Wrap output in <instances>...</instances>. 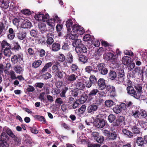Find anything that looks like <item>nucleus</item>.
Segmentation results:
<instances>
[{
	"label": "nucleus",
	"instance_id": "obj_48",
	"mask_svg": "<svg viewBox=\"0 0 147 147\" xmlns=\"http://www.w3.org/2000/svg\"><path fill=\"white\" fill-rule=\"evenodd\" d=\"M21 49V47L18 42H15L13 48H11L12 49L14 50L15 51H18Z\"/></svg>",
	"mask_w": 147,
	"mask_h": 147
},
{
	"label": "nucleus",
	"instance_id": "obj_29",
	"mask_svg": "<svg viewBox=\"0 0 147 147\" xmlns=\"http://www.w3.org/2000/svg\"><path fill=\"white\" fill-rule=\"evenodd\" d=\"M66 73L63 71H59L55 73V76H57V78H59L61 79L63 76L66 75Z\"/></svg>",
	"mask_w": 147,
	"mask_h": 147
},
{
	"label": "nucleus",
	"instance_id": "obj_20",
	"mask_svg": "<svg viewBox=\"0 0 147 147\" xmlns=\"http://www.w3.org/2000/svg\"><path fill=\"white\" fill-rule=\"evenodd\" d=\"M66 26L67 30L68 31H71V27H72L73 23L72 20L71 19H69L66 21Z\"/></svg>",
	"mask_w": 147,
	"mask_h": 147
},
{
	"label": "nucleus",
	"instance_id": "obj_51",
	"mask_svg": "<svg viewBox=\"0 0 147 147\" xmlns=\"http://www.w3.org/2000/svg\"><path fill=\"white\" fill-rule=\"evenodd\" d=\"M53 20L51 19L46 21H47V24L48 25L52 28H53L54 26V23L55 22H53Z\"/></svg>",
	"mask_w": 147,
	"mask_h": 147
},
{
	"label": "nucleus",
	"instance_id": "obj_46",
	"mask_svg": "<svg viewBox=\"0 0 147 147\" xmlns=\"http://www.w3.org/2000/svg\"><path fill=\"white\" fill-rule=\"evenodd\" d=\"M132 115L135 117V118H140V114L139 112L137 110V111H132Z\"/></svg>",
	"mask_w": 147,
	"mask_h": 147
},
{
	"label": "nucleus",
	"instance_id": "obj_23",
	"mask_svg": "<svg viewBox=\"0 0 147 147\" xmlns=\"http://www.w3.org/2000/svg\"><path fill=\"white\" fill-rule=\"evenodd\" d=\"M99 115L97 116V118L96 120L94 122V125L98 128H100L101 124V120L99 117Z\"/></svg>",
	"mask_w": 147,
	"mask_h": 147
},
{
	"label": "nucleus",
	"instance_id": "obj_57",
	"mask_svg": "<svg viewBox=\"0 0 147 147\" xmlns=\"http://www.w3.org/2000/svg\"><path fill=\"white\" fill-rule=\"evenodd\" d=\"M91 39V36L88 34H86L83 37V40L85 41H90Z\"/></svg>",
	"mask_w": 147,
	"mask_h": 147
},
{
	"label": "nucleus",
	"instance_id": "obj_30",
	"mask_svg": "<svg viewBox=\"0 0 147 147\" xmlns=\"http://www.w3.org/2000/svg\"><path fill=\"white\" fill-rule=\"evenodd\" d=\"M42 61L40 60H38L35 61L32 65V67L35 68H37L40 66L42 64Z\"/></svg>",
	"mask_w": 147,
	"mask_h": 147
},
{
	"label": "nucleus",
	"instance_id": "obj_52",
	"mask_svg": "<svg viewBox=\"0 0 147 147\" xmlns=\"http://www.w3.org/2000/svg\"><path fill=\"white\" fill-rule=\"evenodd\" d=\"M71 69L73 72H75L78 70V67L77 65L73 64L71 66Z\"/></svg>",
	"mask_w": 147,
	"mask_h": 147
},
{
	"label": "nucleus",
	"instance_id": "obj_49",
	"mask_svg": "<svg viewBox=\"0 0 147 147\" xmlns=\"http://www.w3.org/2000/svg\"><path fill=\"white\" fill-rule=\"evenodd\" d=\"M135 89L138 91V92H139L140 94V93L142 92V86L140 84H136L135 85Z\"/></svg>",
	"mask_w": 147,
	"mask_h": 147
},
{
	"label": "nucleus",
	"instance_id": "obj_31",
	"mask_svg": "<svg viewBox=\"0 0 147 147\" xmlns=\"http://www.w3.org/2000/svg\"><path fill=\"white\" fill-rule=\"evenodd\" d=\"M10 49H11V47L5 48L4 50V54L5 56L9 57H10L11 55Z\"/></svg>",
	"mask_w": 147,
	"mask_h": 147
},
{
	"label": "nucleus",
	"instance_id": "obj_42",
	"mask_svg": "<svg viewBox=\"0 0 147 147\" xmlns=\"http://www.w3.org/2000/svg\"><path fill=\"white\" fill-rule=\"evenodd\" d=\"M86 107L85 105H83L78 110V112L80 114H82L85 111Z\"/></svg>",
	"mask_w": 147,
	"mask_h": 147
},
{
	"label": "nucleus",
	"instance_id": "obj_11",
	"mask_svg": "<svg viewBox=\"0 0 147 147\" xmlns=\"http://www.w3.org/2000/svg\"><path fill=\"white\" fill-rule=\"evenodd\" d=\"M53 34L51 33H49L47 34V40L46 42L48 45L52 44L54 42V40L53 39Z\"/></svg>",
	"mask_w": 147,
	"mask_h": 147
},
{
	"label": "nucleus",
	"instance_id": "obj_63",
	"mask_svg": "<svg viewBox=\"0 0 147 147\" xmlns=\"http://www.w3.org/2000/svg\"><path fill=\"white\" fill-rule=\"evenodd\" d=\"M102 133L104 135L106 136V138L107 139V137H108L109 134V131L106 129H103Z\"/></svg>",
	"mask_w": 147,
	"mask_h": 147
},
{
	"label": "nucleus",
	"instance_id": "obj_1",
	"mask_svg": "<svg viewBox=\"0 0 147 147\" xmlns=\"http://www.w3.org/2000/svg\"><path fill=\"white\" fill-rule=\"evenodd\" d=\"M103 58L108 60H111L113 63L116 65L117 67H119L120 64L119 63V61L117 59V57L114 55L113 53H109L107 54H104Z\"/></svg>",
	"mask_w": 147,
	"mask_h": 147
},
{
	"label": "nucleus",
	"instance_id": "obj_14",
	"mask_svg": "<svg viewBox=\"0 0 147 147\" xmlns=\"http://www.w3.org/2000/svg\"><path fill=\"white\" fill-rule=\"evenodd\" d=\"M13 69L17 74H22L24 71V69L19 65H17L13 67Z\"/></svg>",
	"mask_w": 147,
	"mask_h": 147
},
{
	"label": "nucleus",
	"instance_id": "obj_15",
	"mask_svg": "<svg viewBox=\"0 0 147 147\" xmlns=\"http://www.w3.org/2000/svg\"><path fill=\"white\" fill-rule=\"evenodd\" d=\"M82 41L80 39L75 40L72 43L73 46L75 47V49L78 47H79L82 46Z\"/></svg>",
	"mask_w": 147,
	"mask_h": 147
},
{
	"label": "nucleus",
	"instance_id": "obj_8",
	"mask_svg": "<svg viewBox=\"0 0 147 147\" xmlns=\"http://www.w3.org/2000/svg\"><path fill=\"white\" fill-rule=\"evenodd\" d=\"M75 51L78 54H80L81 53H87V49L85 46L82 45L79 47H78L75 49Z\"/></svg>",
	"mask_w": 147,
	"mask_h": 147
},
{
	"label": "nucleus",
	"instance_id": "obj_16",
	"mask_svg": "<svg viewBox=\"0 0 147 147\" xmlns=\"http://www.w3.org/2000/svg\"><path fill=\"white\" fill-rule=\"evenodd\" d=\"M121 61L123 65H127L129 64L131 61V60L128 56H125L122 58Z\"/></svg>",
	"mask_w": 147,
	"mask_h": 147
},
{
	"label": "nucleus",
	"instance_id": "obj_6",
	"mask_svg": "<svg viewBox=\"0 0 147 147\" xmlns=\"http://www.w3.org/2000/svg\"><path fill=\"white\" fill-rule=\"evenodd\" d=\"M23 60V57L22 55L18 54L14 55L11 58V60L12 63L14 64H16L18 62V59Z\"/></svg>",
	"mask_w": 147,
	"mask_h": 147
},
{
	"label": "nucleus",
	"instance_id": "obj_36",
	"mask_svg": "<svg viewBox=\"0 0 147 147\" xmlns=\"http://www.w3.org/2000/svg\"><path fill=\"white\" fill-rule=\"evenodd\" d=\"M109 77L111 80L114 79L116 77L117 75L116 72L114 71H111L109 72Z\"/></svg>",
	"mask_w": 147,
	"mask_h": 147
},
{
	"label": "nucleus",
	"instance_id": "obj_5",
	"mask_svg": "<svg viewBox=\"0 0 147 147\" xmlns=\"http://www.w3.org/2000/svg\"><path fill=\"white\" fill-rule=\"evenodd\" d=\"M104 82L105 80L102 79V95L107 93L108 91H109L111 86H106Z\"/></svg>",
	"mask_w": 147,
	"mask_h": 147
},
{
	"label": "nucleus",
	"instance_id": "obj_40",
	"mask_svg": "<svg viewBox=\"0 0 147 147\" xmlns=\"http://www.w3.org/2000/svg\"><path fill=\"white\" fill-rule=\"evenodd\" d=\"M113 111L116 113L118 114L121 111L120 107L118 106H116L113 108Z\"/></svg>",
	"mask_w": 147,
	"mask_h": 147
},
{
	"label": "nucleus",
	"instance_id": "obj_37",
	"mask_svg": "<svg viewBox=\"0 0 147 147\" xmlns=\"http://www.w3.org/2000/svg\"><path fill=\"white\" fill-rule=\"evenodd\" d=\"M136 142L139 146L142 145L144 143V140L141 137H138L136 140Z\"/></svg>",
	"mask_w": 147,
	"mask_h": 147
},
{
	"label": "nucleus",
	"instance_id": "obj_38",
	"mask_svg": "<svg viewBox=\"0 0 147 147\" xmlns=\"http://www.w3.org/2000/svg\"><path fill=\"white\" fill-rule=\"evenodd\" d=\"M79 26L77 24L74 25L71 27L72 31L71 30L70 32H73V33L76 34L79 28Z\"/></svg>",
	"mask_w": 147,
	"mask_h": 147
},
{
	"label": "nucleus",
	"instance_id": "obj_19",
	"mask_svg": "<svg viewBox=\"0 0 147 147\" xmlns=\"http://www.w3.org/2000/svg\"><path fill=\"white\" fill-rule=\"evenodd\" d=\"M32 26L31 23L28 21H24L21 25V27L24 28H30Z\"/></svg>",
	"mask_w": 147,
	"mask_h": 147
},
{
	"label": "nucleus",
	"instance_id": "obj_44",
	"mask_svg": "<svg viewBox=\"0 0 147 147\" xmlns=\"http://www.w3.org/2000/svg\"><path fill=\"white\" fill-rule=\"evenodd\" d=\"M98 92V90L97 89H94L92 90L88 94V96L90 97L95 95Z\"/></svg>",
	"mask_w": 147,
	"mask_h": 147
},
{
	"label": "nucleus",
	"instance_id": "obj_55",
	"mask_svg": "<svg viewBox=\"0 0 147 147\" xmlns=\"http://www.w3.org/2000/svg\"><path fill=\"white\" fill-rule=\"evenodd\" d=\"M115 118L116 117L115 116L112 114L110 115L108 117V120L110 123H112Z\"/></svg>",
	"mask_w": 147,
	"mask_h": 147
},
{
	"label": "nucleus",
	"instance_id": "obj_41",
	"mask_svg": "<svg viewBox=\"0 0 147 147\" xmlns=\"http://www.w3.org/2000/svg\"><path fill=\"white\" fill-rule=\"evenodd\" d=\"M87 99V96L86 95L81 96L79 99V101L81 103L83 104L84 103Z\"/></svg>",
	"mask_w": 147,
	"mask_h": 147
},
{
	"label": "nucleus",
	"instance_id": "obj_28",
	"mask_svg": "<svg viewBox=\"0 0 147 147\" xmlns=\"http://www.w3.org/2000/svg\"><path fill=\"white\" fill-rule=\"evenodd\" d=\"M78 55H79V59L80 61L82 62L83 63L86 62L88 60V58L86 56L80 55V54H78Z\"/></svg>",
	"mask_w": 147,
	"mask_h": 147
},
{
	"label": "nucleus",
	"instance_id": "obj_53",
	"mask_svg": "<svg viewBox=\"0 0 147 147\" xmlns=\"http://www.w3.org/2000/svg\"><path fill=\"white\" fill-rule=\"evenodd\" d=\"M43 78L45 80H47L51 77V75L49 73L47 72L42 76Z\"/></svg>",
	"mask_w": 147,
	"mask_h": 147
},
{
	"label": "nucleus",
	"instance_id": "obj_2",
	"mask_svg": "<svg viewBox=\"0 0 147 147\" xmlns=\"http://www.w3.org/2000/svg\"><path fill=\"white\" fill-rule=\"evenodd\" d=\"M127 90L128 94H131L135 98L137 99L140 98V94L138 92L136 91L132 87H127Z\"/></svg>",
	"mask_w": 147,
	"mask_h": 147
},
{
	"label": "nucleus",
	"instance_id": "obj_43",
	"mask_svg": "<svg viewBox=\"0 0 147 147\" xmlns=\"http://www.w3.org/2000/svg\"><path fill=\"white\" fill-rule=\"evenodd\" d=\"M80 92V91L79 90L74 89L72 91L71 94L73 96L76 97L78 96V94Z\"/></svg>",
	"mask_w": 147,
	"mask_h": 147
},
{
	"label": "nucleus",
	"instance_id": "obj_59",
	"mask_svg": "<svg viewBox=\"0 0 147 147\" xmlns=\"http://www.w3.org/2000/svg\"><path fill=\"white\" fill-rule=\"evenodd\" d=\"M90 81L92 83L96 82L97 81V79L95 76L93 75H91L90 77Z\"/></svg>",
	"mask_w": 147,
	"mask_h": 147
},
{
	"label": "nucleus",
	"instance_id": "obj_33",
	"mask_svg": "<svg viewBox=\"0 0 147 147\" xmlns=\"http://www.w3.org/2000/svg\"><path fill=\"white\" fill-rule=\"evenodd\" d=\"M79 27V28L76 33L78 35V36L83 34L85 32V30L82 27L80 26Z\"/></svg>",
	"mask_w": 147,
	"mask_h": 147
},
{
	"label": "nucleus",
	"instance_id": "obj_60",
	"mask_svg": "<svg viewBox=\"0 0 147 147\" xmlns=\"http://www.w3.org/2000/svg\"><path fill=\"white\" fill-rule=\"evenodd\" d=\"M58 59L59 61H63L65 59V57L62 54H60L59 55L58 57Z\"/></svg>",
	"mask_w": 147,
	"mask_h": 147
},
{
	"label": "nucleus",
	"instance_id": "obj_47",
	"mask_svg": "<svg viewBox=\"0 0 147 147\" xmlns=\"http://www.w3.org/2000/svg\"><path fill=\"white\" fill-rule=\"evenodd\" d=\"M7 133L13 138H16V136L10 129H8L7 131Z\"/></svg>",
	"mask_w": 147,
	"mask_h": 147
},
{
	"label": "nucleus",
	"instance_id": "obj_17",
	"mask_svg": "<svg viewBox=\"0 0 147 147\" xmlns=\"http://www.w3.org/2000/svg\"><path fill=\"white\" fill-rule=\"evenodd\" d=\"M38 27L41 32L43 33L47 31L46 24L42 23H39L38 24Z\"/></svg>",
	"mask_w": 147,
	"mask_h": 147
},
{
	"label": "nucleus",
	"instance_id": "obj_24",
	"mask_svg": "<svg viewBox=\"0 0 147 147\" xmlns=\"http://www.w3.org/2000/svg\"><path fill=\"white\" fill-rule=\"evenodd\" d=\"M9 140V137L6 133L2 132L1 135L0 141L7 142Z\"/></svg>",
	"mask_w": 147,
	"mask_h": 147
},
{
	"label": "nucleus",
	"instance_id": "obj_27",
	"mask_svg": "<svg viewBox=\"0 0 147 147\" xmlns=\"http://www.w3.org/2000/svg\"><path fill=\"white\" fill-rule=\"evenodd\" d=\"M117 137V134L115 132H113L110 134L108 137H107V139L110 140H115Z\"/></svg>",
	"mask_w": 147,
	"mask_h": 147
},
{
	"label": "nucleus",
	"instance_id": "obj_64",
	"mask_svg": "<svg viewBox=\"0 0 147 147\" xmlns=\"http://www.w3.org/2000/svg\"><path fill=\"white\" fill-rule=\"evenodd\" d=\"M73 61V56L69 54L68 55V57L67 58V62L68 63H71Z\"/></svg>",
	"mask_w": 147,
	"mask_h": 147
},
{
	"label": "nucleus",
	"instance_id": "obj_22",
	"mask_svg": "<svg viewBox=\"0 0 147 147\" xmlns=\"http://www.w3.org/2000/svg\"><path fill=\"white\" fill-rule=\"evenodd\" d=\"M52 63L51 62L46 63L41 70V72L44 73L47 71L49 68L52 66Z\"/></svg>",
	"mask_w": 147,
	"mask_h": 147
},
{
	"label": "nucleus",
	"instance_id": "obj_61",
	"mask_svg": "<svg viewBox=\"0 0 147 147\" xmlns=\"http://www.w3.org/2000/svg\"><path fill=\"white\" fill-rule=\"evenodd\" d=\"M21 12L23 14L27 15H30L31 14L30 11L28 9H24L22 10L21 11Z\"/></svg>",
	"mask_w": 147,
	"mask_h": 147
},
{
	"label": "nucleus",
	"instance_id": "obj_56",
	"mask_svg": "<svg viewBox=\"0 0 147 147\" xmlns=\"http://www.w3.org/2000/svg\"><path fill=\"white\" fill-rule=\"evenodd\" d=\"M30 34L32 36L35 37L38 34V32L37 30H32L30 31Z\"/></svg>",
	"mask_w": 147,
	"mask_h": 147
},
{
	"label": "nucleus",
	"instance_id": "obj_26",
	"mask_svg": "<svg viewBox=\"0 0 147 147\" xmlns=\"http://www.w3.org/2000/svg\"><path fill=\"white\" fill-rule=\"evenodd\" d=\"M94 67L93 66H88L86 67L85 71L86 72H87L88 73H90L91 72L93 71L96 72L97 71L96 70H94Z\"/></svg>",
	"mask_w": 147,
	"mask_h": 147
},
{
	"label": "nucleus",
	"instance_id": "obj_13",
	"mask_svg": "<svg viewBox=\"0 0 147 147\" xmlns=\"http://www.w3.org/2000/svg\"><path fill=\"white\" fill-rule=\"evenodd\" d=\"M98 106L95 105H89L88 107L87 111L89 113H91L96 111L98 108Z\"/></svg>",
	"mask_w": 147,
	"mask_h": 147
},
{
	"label": "nucleus",
	"instance_id": "obj_21",
	"mask_svg": "<svg viewBox=\"0 0 147 147\" xmlns=\"http://www.w3.org/2000/svg\"><path fill=\"white\" fill-rule=\"evenodd\" d=\"M92 135L94 138V139L96 140L97 142L99 143H101V138L100 137L98 138L99 134L98 132H94L92 133Z\"/></svg>",
	"mask_w": 147,
	"mask_h": 147
},
{
	"label": "nucleus",
	"instance_id": "obj_35",
	"mask_svg": "<svg viewBox=\"0 0 147 147\" xmlns=\"http://www.w3.org/2000/svg\"><path fill=\"white\" fill-rule=\"evenodd\" d=\"M14 139V141L16 145L18 146L21 144V138L20 137H16Z\"/></svg>",
	"mask_w": 147,
	"mask_h": 147
},
{
	"label": "nucleus",
	"instance_id": "obj_25",
	"mask_svg": "<svg viewBox=\"0 0 147 147\" xmlns=\"http://www.w3.org/2000/svg\"><path fill=\"white\" fill-rule=\"evenodd\" d=\"M1 47L2 49L7 48H11V45L8 43L6 40H3L1 43Z\"/></svg>",
	"mask_w": 147,
	"mask_h": 147
},
{
	"label": "nucleus",
	"instance_id": "obj_18",
	"mask_svg": "<svg viewBox=\"0 0 147 147\" xmlns=\"http://www.w3.org/2000/svg\"><path fill=\"white\" fill-rule=\"evenodd\" d=\"M60 45L58 43H54L52 46V50L53 51H57L60 49Z\"/></svg>",
	"mask_w": 147,
	"mask_h": 147
},
{
	"label": "nucleus",
	"instance_id": "obj_3",
	"mask_svg": "<svg viewBox=\"0 0 147 147\" xmlns=\"http://www.w3.org/2000/svg\"><path fill=\"white\" fill-rule=\"evenodd\" d=\"M34 18L36 20H42L43 22H44L49 18V16L47 13L44 15L41 12H38L35 15Z\"/></svg>",
	"mask_w": 147,
	"mask_h": 147
},
{
	"label": "nucleus",
	"instance_id": "obj_62",
	"mask_svg": "<svg viewBox=\"0 0 147 147\" xmlns=\"http://www.w3.org/2000/svg\"><path fill=\"white\" fill-rule=\"evenodd\" d=\"M29 129L31 132L33 134H37L38 133V131L36 128L35 127H29Z\"/></svg>",
	"mask_w": 147,
	"mask_h": 147
},
{
	"label": "nucleus",
	"instance_id": "obj_34",
	"mask_svg": "<svg viewBox=\"0 0 147 147\" xmlns=\"http://www.w3.org/2000/svg\"><path fill=\"white\" fill-rule=\"evenodd\" d=\"M101 51L100 49L97 51L95 52V58L96 60H99L101 57Z\"/></svg>",
	"mask_w": 147,
	"mask_h": 147
},
{
	"label": "nucleus",
	"instance_id": "obj_45",
	"mask_svg": "<svg viewBox=\"0 0 147 147\" xmlns=\"http://www.w3.org/2000/svg\"><path fill=\"white\" fill-rule=\"evenodd\" d=\"M26 36V33L22 32L19 34L18 36L19 39L21 40H23L25 38Z\"/></svg>",
	"mask_w": 147,
	"mask_h": 147
},
{
	"label": "nucleus",
	"instance_id": "obj_54",
	"mask_svg": "<svg viewBox=\"0 0 147 147\" xmlns=\"http://www.w3.org/2000/svg\"><path fill=\"white\" fill-rule=\"evenodd\" d=\"M140 118H144L147 116V113L145 111H142L141 112L139 113Z\"/></svg>",
	"mask_w": 147,
	"mask_h": 147
},
{
	"label": "nucleus",
	"instance_id": "obj_7",
	"mask_svg": "<svg viewBox=\"0 0 147 147\" xmlns=\"http://www.w3.org/2000/svg\"><path fill=\"white\" fill-rule=\"evenodd\" d=\"M16 34L13 29L12 28H10L8 30L7 37L10 40L13 39L15 37Z\"/></svg>",
	"mask_w": 147,
	"mask_h": 147
},
{
	"label": "nucleus",
	"instance_id": "obj_4",
	"mask_svg": "<svg viewBox=\"0 0 147 147\" xmlns=\"http://www.w3.org/2000/svg\"><path fill=\"white\" fill-rule=\"evenodd\" d=\"M78 78V76L74 74L70 75L66 74L64 77L65 82L68 84L75 81Z\"/></svg>",
	"mask_w": 147,
	"mask_h": 147
},
{
	"label": "nucleus",
	"instance_id": "obj_9",
	"mask_svg": "<svg viewBox=\"0 0 147 147\" xmlns=\"http://www.w3.org/2000/svg\"><path fill=\"white\" fill-rule=\"evenodd\" d=\"M75 85L76 88L79 90H82L85 87V85L83 83L82 80H77Z\"/></svg>",
	"mask_w": 147,
	"mask_h": 147
},
{
	"label": "nucleus",
	"instance_id": "obj_32",
	"mask_svg": "<svg viewBox=\"0 0 147 147\" xmlns=\"http://www.w3.org/2000/svg\"><path fill=\"white\" fill-rule=\"evenodd\" d=\"M66 100H64L60 98H57L55 101V102L59 105H61L63 103L66 102Z\"/></svg>",
	"mask_w": 147,
	"mask_h": 147
},
{
	"label": "nucleus",
	"instance_id": "obj_39",
	"mask_svg": "<svg viewBox=\"0 0 147 147\" xmlns=\"http://www.w3.org/2000/svg\"><path fill=\"white\" fill-rule=\"evenodd\" d=\"M105 105L108 107H110L113 105V102L111 100H107L105 102Z\"/></svg>",
	"mask_w": 147,
	"mask_h": 147
},
{
	"label": "nucleus",
	"instance_id": "obj_50",
	"mask_svg": "<svg viewBox=\"0 0 147 147\" xmlns=\"http://www.w3.org/2000/svg\"><path fill=\"white\" fill-rule=\"evenodd\" d=\"M78 35L77 34H70L69 35V38L72 40H76L78 38Z\"/></svg>",
	"mask_w": 147,
	"mask_h": 147
},
{
	"label": "nucleus",
	"instance_id": "obj_12",
	"mask_svg": "<svg viewBox=\"0 0 147 147\" xmlns=\"http://www.w3.org/2000/svg\"><path fill=\"white\" fill-rule=\"evenodd\" d=\"M134 71H135L136 75L139 76L140 77L142 78L143 77V73L144 72V70L142 69H141L140 67L136 68Z\"/></svg>",
	"mask_w": 147,
	"mask_h": 147
},
{
	"label": "nucleus",
	"instance_id": "obj_10",
	"mask_svg": "<svg viewBox=\"0 0 147 147\" xmlns=\"http://www.w3.org/2000/svg\"><path fill=\"white\" fill-rule=\"evenodd\" d=\"M118 76V81L120 82H123L124 79V73L123 69L119 70Z\"/></svg>",
	"mask_w": 147,
	"mask_h": 147
},
{
	"label": "nucleus",
	"instance_id": "obj_58",
	"mask_svg": "<svg viewBox=\"0 0 147 147\" xmlns=\"http://www.w3.org/2000/svg\"><path fill=\"white\" fill-rule=\"evenodd\" d=\"M45 92H43L40 93L39 96V98L41 101H44L45 100Z\"/></svg>",
	"mask_w": 147,
	"mask_h": 147
}]
</instances>
